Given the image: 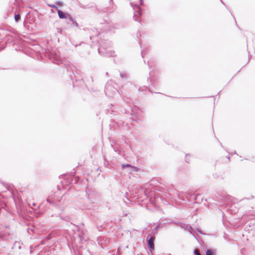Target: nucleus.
<instances>
[{
  "label": "nucleus",
  "instance_id": "2eb2a0df",
  "mask_svg": "<svg viewBox=\"0 0 255 255\" xmlns=\"http://www.w3.org/2000/svg\"><path fill=\"white\" fill-rule=\"evenodd\" d=\"M49 6L51 7H53V8H57V7L56 5L55 4H51V5H49Z\"/></svg>",
  "mask_w": 255,
  "mask_h": 255
},
{
  "label": "nucleus",
  "instance_id": "aec40b11",
  "mask_svg": "<svg viewBox=\"0 0 255 255\" xmlns=\"http://www.w3.org/2000/svg\"><path fill=\"white\" fill-rule=\"evenodd\" d=\"M188 159H189V158H188V155H186V161L187 162H188Z\"/></svg>",
  "mask_w": 255,
  "mask_h": 255
},
{
  "label": "nucleus",
  "instance_id": "20e7f679",
  "mask_svg": "<svg viewBox=\"0 0 255 255\" xmlns=\"http://www.w3.org/2000/svg\"><path fill=\"white\" fill-rule=\"evenodd\" d=\"M98 51L101 55L107 57L113 56L115 53L114 51H106L105 52L102 51V47L99 48Z\"/></svg>",
  "mask_w": 255,
  "mask_h": 255
},
{
  "label": "nucleus",
  "instance_id": "b1692460",
  "mask_svg": "<svg viewBox=\"0 0 255 255\" xmlns=\"http://www.w3.org/2000/svg\"><path fill=\"white\" fill-rule=\"evenodd\" d=\"M47 238L48 239H49L50 238V237H49V236H47Z\"/></svg>",
  "mask_w": 255,
  "mask_h": 255
},
{
  "label": "nucleus",
  "instance_id": "4be33fe9",
  "mask_svg": "<svg viewBox=\"0 0 255 255\" xmlns=\"http://www.w3.org/2000/svg\"><path fill=\"white\" fill-rule=\"evenodd\" d=\"M198 232L200 234H203V233H202V231H201V230H198Z\"/></svg>",
  "mask_w": 255,
  "mask_h": 255
},
{
  "label": "nucleus",
  "instance_id": "4468645a",
  "mask_svg": "<svg viewBox=\"0 0 255 255\" xmlns=\"http://www.w3.org/2000/svg\"><path fill=\"white\" fill-rule=\"evenodd\" d=\"M194 254L195 255H201L200 253L199 250H198V249H195L194 250Z\"/></svg>",
  "mask_w": 255,
  "mask_h": 255
},
{
  "label": "nucleus",
  "instance_id": "7ed1b4c3",
  "mask_svg": "<svg viewBox=\"0 0 255 255\" xmlns=\"http://www.w3.org/2000/svg\"><path fill=\"white\" fill-rule=\"evenodd\" d=\"M52 51H49V53L47 54L48 56L49 57V58L53 61V62L55 63L58 64L60 62L59 57L57 55H54Z\"/></svg>",
  "mask_w": 255,
  "mask_h": 255
},
{
  "label": "nucleus",
  "instance_id": "f257e3e1",
  "mask_svg": "<svg viewBox=\"0 0 255 255\" xmlns=\"http://www.w3.org/2000/svg\"><path fill=\"white\" fill-rule=\"evenodd\" d=\"M113 84V82H108L105 87V93L110 98H113L118 92L117 88L114 86Z\"/></svg>",
  "mask_w": 255,
  "mask_h": 255
},
{
  "label": "nucleus",
  "instance_id": "f3484780",
  "mask_svg": "<svg viewBox=\"0 0 255 255\" xmlns=\"http://www.w3.org/2000/svg\"><path fill=\"white\" fill-rule=\"evenodd\" d=\"M47 201L49 202L50 204L52 203V202L50 201V199L48 198L47 199Z\"/></svg>",
  "mask_w": 255,
  "mask_h": 255
},
{
  "label": "nucleus",
  "instance_id": "ddd939ff",
  "mask_svg": "<svg viewBox=\"0 0 255 255\" xmlns=\"http://www.w3.org/2000/svg\"><path fill=\"white\" fill-rule=\"evenodd\" d=\"M120 76L122 78H125L127 77V74L126 73H121Z\"/></svg>",
  "mask_w": 255,
  "mask_h": 255
},
{
  "label": "nucleus",
  "instance_id": "423d86ee",
  "mask_svg": "<svg viewBox=\"0 0 255 255\" xmlns=\"http://www.w3.org/2000/svg\"><path fill=\"white\" fill-rule=\"evenodd\" d=\"M147 238H148V237H147ZM148 240V244L149 248L153 249L154 247V237H150L149 239H147Z\"/></svg>",
  "mask_w": 255,
  "mask_h": 255
},
{
  "label": "nucleus",
  "instance_id": "a211bd4d",
  "mask_svg": "<svg viewBox=\"0 0 255 255\" xmlns=\"http://www.w3.org/2000/svg\"><path fill=\"white\" fill-rule=\"evenodd\" d=\"M139 1H140V5H142L143 4V0H139Z\"/></svg>",
  "mask_w": 255,
  "mask_h": 255
},
{
  "label": "nucleus",
  "instance_id": "6e6552de",
  "mask_svg": "<svg viewBox=\"0 0 255 255\" xmlns=\"http://www.w3.org/2000/svg\"><path fill=\"white\" fill-rule=\"evenodd\" d=\"M182 227L186 229L187 231H188L189 232L191 233L193 235H194L193 229L191 226H189L188 225H184L182 226Z\"/></svg>",
  "mask_w": 255,
  "mask_h": 255
},
{
  "label": "nucleus",
  "instance_id": "39448f33",
  "mask_svg": "<svg viewBox=\"0 0 255 255\" xmlns=\"http://www.w3.org/2000/svg\"><path fill=\"white\" fill-rule=\"evenodd\" d=\"M126 167H128L129 168V170L128 171L129 173H131L132 172H136L138 171V168L137 167H133L129 164L122 165L123 168H125Z\"/></svg>",
  "mask_w": 255,
  "mask_h": 255
},
{
  "label": "nucleus",
  "instance_id": "412c9836",
  "mask_svg": "<svg viewBox=\"0 0 255 255\" xmlns=\"http://www.w3.org/2000/svg\"><path fill=\"white\" fill-rule=\"evenodd\" d=\"M188 159H189V158H188V155H186V161L187 162H188Z\"/></svg>",
  "mask_w": 255,
  "mask_h": 255
},
{
  "label": "nucleus",
  "instance_id": "dca6fc26",
  "mask_svg": "<svg viewBox=\"0 0 255 255\" xmlns=\"http://www.w3.org/2000/svg\"><path fill=\"white\" fill-rule=\"evenodd\" d=\"M56 3L59 5H62V2L61 1H57L56 2Z\"/></svg>",
  "mask_w": 255,
  "mask_h": 255
},
{
  "label": "nucleus",
  "instance_id": "9b49d317",
  "mask_svg": "<svg viewBox=\"0 0 255 255\" xmlns=\"http://www.w3.org/2000/svg\"><path fill=\"white\" fill-rule=\"evenodd\" d=\"M139 44H140V45L141 46V48H142L141 53V56H142V58H144L145 54L144 53V52L143 51V48H142V47L141 46V44L140 42H139Z\"/></svg>",
  "mask_w": 255,
  "mask_h": 255
},
{
  "label": "nucleus",
  "instance_id": "9d476101",
  "mask_svg": "<svg viewBox=\"0 0 255 255\" xmlns=\"http://www.w3.org/2000/svg\"><path fill=\"white\" fill-rule=\"evenodd\" d=\"M20 19V14H16L14 16V19L15 20L16 22H18L19 19Z\"/></svg>",
  "mask_w": 255,
  "mask_h": 255
},
{
  "label": "nucleus",
  "instance_id": "1a4fd4ad",
  "mask_svg": "<svg viewBox=\"0 0 255 255\" xmlns=\"http://www.w3.org/2000/svg\"><path fill=\"white\" fill-rule=\"evenodd\" d=\"M68 15L69 16V19L72 22L73 24L76 26V27H78V23L74 20V19L73 18V17L70 16L69 14H68Z\"/></svg>",
  "mask_w": 255,
  "mask_h": 255
},
{
  "label": "nucleus",
  "instance_id": "f03ea898",
  "mask_svg": "<svg viewBox=\"0 0 255 255\" xmlns=\"http://www.w3.org/2000/svg\"><path fill=\"white\" fill-rule=\"evenodd\" d=\"M131 6L133 7V9L135 7L136 8L137 10L134 11L133 18L135 21H140V17L141 15V8L137 5L135 4L134 6L132 4H131Z\"/></svg>",
  "mask_w": 255,
  "mask_h": 255
},
{
  "label": "nucleus",
  "instance_id": "5701e85b",
  "mask_svg": "<svg viewBox=\"0 0 255 255\" xmlns=\"http://www.w3.org/2000/svg\"><path fill=\"white\" fill-rule=\"evenodd\" d=\"M32 205H33V206H36V204L35 203H33Z\"/></svg>",
  "mask_w": 255,
  "mask_h": 255
},
{
  "label": "nucleus",
  "instance_id": "f8f14e48",
  "mask_svg": "<svg viewBox=\"0 0 255 255\" xmlns=\"http://www.w3.org/2000/svg\"><path fill=\"white\" fill-rule=\"evenodd\" d=\"M206 255H213V252L211 250H208L206 252Z\"/></svg>",
  "mask_w": 255,
  "mask_h": 255
},
{
  "label": "nucleus",
  "instance_id": "6ab92c4d",
  "mask_svg": "<svg viewBox=\"0 0 255 255\" xmlns=\"http://www.w3.org/2000/svg\"><path fill=\"white\" fill-rule=\"evenodd\" d=\"M41 245H45V241H42L41 242Z\"/></svg>",
  "mask_w": 255,
  "mask_h": 255
},
{
  "label": "nucleus",
  "instance_id": "0eeeda50",
  "mask_svg": "<svg viewBox=\"0 0 255 255\" xmlns=\"http://www.w3.org/2000/svg\"><path fill=\"white\" fill-rule=\"evenodd\" d=\"M58 14L60 18L64 19L67 18L66 15H68V13H65L63 12L62 11L60 10H58Z\"/></svg>",
  "mask_w": 255,
  "mask_h": 255
}]
</instances>
